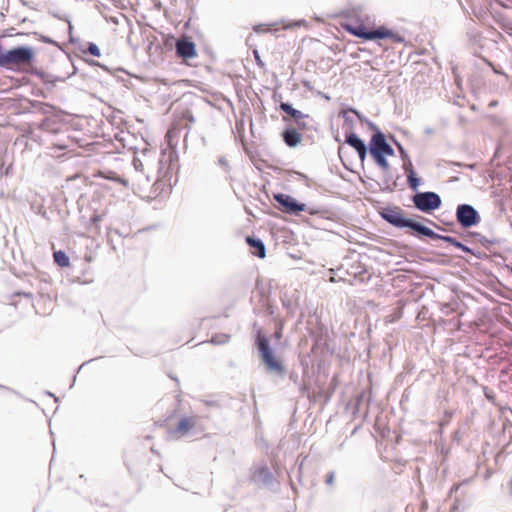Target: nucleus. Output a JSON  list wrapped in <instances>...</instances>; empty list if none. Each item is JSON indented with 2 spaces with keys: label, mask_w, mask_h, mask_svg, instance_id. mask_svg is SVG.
Masks as SVG:
<instances>
[{
  "label": "nucleus",
  "mask_w": 512,
  "mask_h": 512,
  "mask_svg": "<svg viewBox=\"0 0 512 512\" xmlns=\"http://www.w3.org/2000/svg\"><path fill=\"white\" fill-rule=\"evenodd\" d=\"M380 215L386 222H388L392 226L401 228V229L408 228L417 236L428 237L433 240H437V238H441L440 234L435 233L429 227H427L413 219L406 218L404 216L402 209L399 207L383 208L382 211L380 212Z\"/></svg>",
  "instance_id": "1"
},
{
  "label": "nucleus",
  "mask_w": 512,
  "mask_h": 512,
  "mask_svg": "<svg viewBox=\"0 0 512 512\" xmlns=\"http://www.w3.org/2000/svg\"><path fill=\"white\" fill-rule=\"evenodd\" d=\"M344 27L350 34L364 40L390 38L395 43H400L403 41V38L400 35L394 33L392 30L387 29L383 26L378 27L375 30H368L363 24L348 23Z\"/></svg>",
  "instance_id": "2"
},
{
  "label": "nucleus",
  "mask_w": 512,
  "mask_h": 512,
  "mask_svg": "<svg viewBox=\"0 0 512 512\" xmlns=\"http://www.w3.org/2000/svg\"><path fill=\"white\" fill-rule=\"evenodd\" d=\"M34 58V52L29 47H17L1 55V67L18 70L30 66Z\"/></svg>",
  "instance_id": "3"
},
{
  "label": "nucleus",
  "mask_w": 512,
  "mask_h": 512,
  "mask_svg": "<svg viewBox=\"0 0 512 512\" xmlns=\"http://www.w3.org/2000/svg\"><path fill=\"white\" fill-rule=\"evenodd\" d=\"M257 348L259 350L260 356L267 369L270 372H274L278 375L284 374L283 365L277 361L273 356V351L270 347L269 340L266 336L262 335L260 332L257 335L256 339Z\"/></svg>",
  "instance_id": "4"
},
{
  "label": "nucleus",
  "mask_w": 512,
  "mask_h": 512,
  "mask_svg": "<svg viewBox=\"0 0 512 512\" xmlns=\"http://www.w3.org/2000/svg\"><path fill=\"white\" fill-rule=\"evenodd\" d=\"M412 202L414 207L423 213L434 211L440 208L442 204L441 197L432 191L417 192L412 197Z\"/></svg>",
  "instance_id": "5"
},
{
  "label": "nucleus",
  "mask_w": 512,
  "mask_h": 512,
  "mask_svg": "<svg viewBox=\"0 0 512 512\" xmlns=\"http://www.w3.org/2000/svg\"><path fill=\"white\" fill-rule=\"evenodd\" d=\"M455 216L457 222L463 228H470L480 222L478 211L470 204H459Z\"/></svg>",
  "instance_id": "6"
},
{
  "label": "nucleus",
  "mask_w": 512,
  "mask_h": 512,
  "mask_svg": "<svg viewBox=\"0 0 512 512\" xmlns=\"http://www.w3.org/2000/svg\"><path fill=\"white\" fill-rule=\"evenodd\" d=\"M274 200L282 207V210L288 214L298 215L306 210V205L298 202L290 195L277 193L273 196Z\"/></svg>",
  "instance_id": "7"
},
{
  "label": "nucleus",
  "mask_w": 512,
  "mask_h": 512,
  "mask_svg": "<svg viewBox=\"0 0 512 512\" xmlns=\"http://www.w3.org/2000/svg\"><path fill=\"white\" fill-rule=\"evenodd\" d=\"M176 54L183 59L192 58L195 56V44L186 38L176 40L175 43Z\"/></svg>",
  "instance_id": "8"
},
{
  "label": "nucleus",
  "mask_w": 512,
  "mask_h": 512,
  "mask_svg": "<svg viewBox=\"0 0 512 512\" xmlns=\"http://www.w3.org/2000/svg\"><path fill=\"white\" fill-rule=\"evenodd\" d=\"M388 142L386 141L385 135L377 130L369 141V152L370 155L383 154Z\"/></svg>",
  "instance_id": "9"
},
{
  "label": "nucleus",
  "mask_w": 512,
  "mask_h": 512,
  "mask_svg": "<svg viewBox=\"0 0 512 512\" xmlns=\"http://www.w3.org/2000/svg\"><path fill=\"white\" fill-rule=\"evenodd\" d=\"M283 141L288 147H296L301 141V134L294 128H287L282 133Z\"/></svg>",
  "instance_id": "10"
},
{
  "label": "nucleus",
  "mask_w": 512,
  "mask_h": 512,
  "mask_svg": "<svg viewBox=\"0 0 512 512\" xmlns=\"http://www.w3.org/2000/svg\"><path fill=\"white\" fill-rule=\"evenodd\" d=\"M196 418L194 417H184L182 418L178 425L175 428V433H177L180 437L187 435V433L195 426Z\"/></svg>",
  "instance_id": "11"
},
{
  "label": "nucleus",
  "mask_w": 512,
  "mask_h": 512,
  "mask_svg": "<svg viewBox=\"0 0 512 512\" xmlns=\"http://www.w3.org/2000/svg\"><path fill=\"white\" fill-rule=\"evenodd\" d=\"M253 479L256 482H260L263 484H269V483H271V481L273 479V475L267 466H260L254 471Z\"/></svg>",
  "instance_id": "12"
},
{
  "label": "nucleus",
  "mask_w": 512,
  "mask_h": 512,
  "mask_svg": "<svg viewBox=\"0 0 512 512\" xmlns=\"http://www.w3.org/2000/svg\"><path fill=\"white\" fill-rule=\"evenodd\" d=\"M246 242L251 248L254 249V255L259 258H264L266 256V249L262 240L248 236L246 238Z\"/></svg>",
  "instance_id": "13"
},
{
  "label": "nucleus",
  "mask_w": 512,
  "mask_h": 512,
  "mask_svg": "<svg viewBox=\"0 0 512 512\" xmlns=\"http://www.w3.org/2000/svg\"><path fill=\"white\" fill-rule=\"evenodd\" d=\"M280 109L283 112L290 115L291 117H293L295 121L309 118V115H306V114L302 113L300 110L293 108V106L291 104L286 103V102H282L280 104Z\"/></svg>",
  "instance_id": "14"
},
{
  "label": "nucleus",
  "mask_w": 512,
  "mask_h": 512,
  "mask_svg": "<svg viewBox=\"0 0 512 512\" xmlns=\"http://www.w3.org/2000/svg\"><path fill=\"white\" fill-rule=\"evenodd\" d=\"M345 142L355 149L356 152L366 147L365 142L353 132L346 135Z\"/></svg>",
  "instance_id": "15"
},
{
  "label": "nucleus",
  "mask_w": 512,
  "mask_h": 512,
  "mask_svg": "<svg viewBox=\"0 0 512 512\" xmlns=\"http://www.w3.org/2000/svg\"><path fill=\"white\" fill-rule=\"evenodd\" d=\"M437 240H443L447 243H450L451 245L455 246L456 248L461 249L463 252L472 253V250L468 246L459 242L456 238H454L452 236L441 235V238H437Z\"/></svg>",
  "instance_id": "16"
},
{
  "label": "nucleus",
  "mask_w": 512,
  "mask_h": 512,
  "mask_svg": "<svg viewBox=\"0 0 512 512\" xmlns=\"http://www.w3.org/2000/svg\"><path fill=\"white\" fill-rule=\"evenodd\" d=\"M54 261L61 267H68L70 265L69 257L62 250L53 253Z\"/></svg>",
  "instance_id": "17"
},
{
  "label": "nucleus",
  "mask_w": 512,
  "mask_h": 512,
  "mask_svg": "<svg viewBox=\"0 0 512 512\" xmlns=\"http://www.w3.org/2000/svg\"><path fill=\"white\" fill-rule=\"evenodd\" d=\"M372 158L374 159L375 163L380 167L382 168L384 171H388L389 168H390V165L386 159V156H384L383 154H376V155H371Z\"/></svg>",
  "instance_id": "18"
},
{
  "label": "nucleus",
  "mask_w": 512,
  "mask_h": 512,
  "mask_svg": "<svg viewBox=\"0 0 512 512\" xmlns=\"http://www.w3.org/2000/svg\"><path fill=\"white\" fill-rule=\"evenodd\" d=\"M230 340V335L226 333H219L212 336L210 342L215 345H223L228 343Z\"/></svg>",
  "instance_id": "19"
},
{
  "label": "nucleus",
  "mask_w": 512,
  "mask_h": 512,
  "mask_svg": "<svg viewBox=\"0 0 512 512\" xmlns=\"http://www.w3.org/2000/svg\"><path fill=\"white\" fill-rule=\"evenodd\" d=\"M407 181H408V184H409V187L416 191L420 185V179L416 176L415 172L414 171H411L410 172V175L407 176Z\"/></svg>",
  "instance_id": "20"
},
{
  "label": "nucleus",
  "mask_w": 512,
  "mask_h": 512,
  "mask_svg": "<svg viewBox=\"0 0 512 512\" xmlns=\"http://www.w3.org/2000/svg\"><path fill=\"white\" fill-rule=\"evenodd\" d=\"M88 52L92 56H95V57H99L100 56V50H99L98 46L96 44H94V43H89Z\"/></svg>",
  "instance_id": "21"
},
{
  "label": "nucleus",
  "mask_w": 512,
  "mask_h": 512,
  "mask_svg": "<svg viewBox=\"0 0 512 512\" xmlns=\"http://www.w3.org/2000/svg\"><path fill=\"white\" fill-rule=\"evenodd\" d=\"M403 169L405 170L407 176L410 175L411 171H414L410 158L407 160H403Z\"/></svg>",
  "instance_id": "22"
},
{
  "label": "nucleus",
  "mask_w": 512,
  "mask_h": 512,
  "mask_svg": "<svg viewBox=\"0 0 512 512\" xmlns=\"http://www.w3.org/2000/svg\"><path fill=\"white\" fill-rule=\"evenodd\" d=\"M396 145H397V148L399 150V153H400V156H401L402 160L409 159V155L406 152V150L403 148V146L401 144H399V143H396Z\"/></svg>",
  "instance_id": "23"
},
{
  "label": "nucleus",
  "mask_w": 512,
  "mask_h": 512,
  "mask_svg": "<svg viewBox=\"0 0 512 512\" xmlns=\"http://www.w3.org/2000/svg\"><path fill=\"white\" fill-rule=\"evenodd\" d=\"M348 112H352V113L356 114V115L358 116V118H359L360 120H362V117H361L360 113H359L357 110H355V109H353V108H350V109H348V110H345V111H342V112H341V114H342L343 118H344L346 121H348V117L346 116Z\"/></svg>",
  "instance_id": "24"
},
{
  "label": "nucleus",
  "mask_w": 512,
  "mask_h": 512,
  "mask_svg": "<svg viewBox=\"0 0 512 512\" xmlns=\"http://www.w3.org/2000/svg\"><path fill=\"white\" fill-rule=\"evenodd\" d=\"M334 480H335V472L332 471L327 474L325 483L329 486H332L334 484Z\"/></svg>",
  "instance_id": "25"
},
{
  "label": "nucleus",
  "mask_w": 512,
  "mask_h": 512,
  "mask_svg": "<svg viewBox=\"0 0 512 512\" xmlns=\"http://www.w3.org/2000/svg\"><path fill=\"white\" fill-rule=\"evenodd\" d=\"M384 156H393L394 155V149L392 146L388 143L385 150L383 151Z\"/></svg>",
  "instance_id": "26"
},
{
  "label": "nucleus",
  "mask_w": 512,
  "mask_h": 512,
  "mask_svg": "<svg viewBox=\"0 0 512 512\" xmlns=\"http://www.w3.org/2000/svg\"><path fill=\"white\" fill-rule=\"evenodd\" d=\"M305 21L304 20H300V21H295V22H292V23H289L287 25L284 26V29H290L292 27H296V26H300L302 24H304Z\"/></svg>",
  "instance_id": "27"
},
{
  "label": "nucleus",
  "mask_w": 512,
  "mask_h": 512,
  "mask_svg": "<svg viewBox=\"0 0 512 512\" xmlns=\"http://www.w3.org/2000/svg\"><path fill=\"white\" fill-rule=\"evenodd\" d=\"M359 159L363 162L367 156V146L359 151H357Z\"/></svg>",
  "instance_id": "28"
},
{
  "label": "nucleus",
  "mask_w": 512,
  "mask_h": 512,
  "mask_svg": "<svg viewBox=\"0 0 512 512\" xmlns=\"http://www.w3.org/2000/svg\"><path fill=\"white\" fill-rule=\"evenodd\" d=\"M306 119H302V120H299V121H295L298 128L300 129H306L308 127V124L307 122L305 121Z\"/></svg>",
  "instance_id": "29"
},
{
  "label": "nucleus",
  "mask_w": 512,
  "mask_h": 512,
  "mask_svg": "<svg viewBox=\"0 0 512 512\" xmlns=\"http://www.w3.org/2000/svg\"><path fill=\"white\" fill-rule=\"evenodd\" d=\"M302 85H303V87H304V88H306L307 90H310V91H312V90H313V87H312V85H311L310 81H308V80H303V81H302Z\"/></svg>",
  "instance_id": "30"
},
{
  "label": "nucleus",
  "mask_w": 512,
  "mask_h": 512,
  "mask_svg": "<svg viewBox=\"0 0 512 512\" xmlns=\"http://www.w3.org/2000/svg\"><path fill=\"white\" fill-rule=\"evenodd\" d=\"M263 26H264V25H257V26H255V27H254V30H255L256 32L264 31Z\"/></svg>",
  "instance_id": "31"
},
{
  "label": "nucleus",
  "mask_w": 512,
  "mask_h": 512,
  "mask_svg": "<svg viewBox=\"0 0 512 512\" xmlns=\"http://www.w3.org/2000/svg\"><path fill=\"white\" fill-rule=\"evenodd\" d=\"M368 125L369 127L372 129V130H375V132L378 130V128L376 127V125L372 122H368Z\"/></svg>",
  "instance_id": "32"
},
{
  "label": "nucleus",
  "mask_w": 512,
  "mask_h": 512,
  "mask_svg": "<svg viewBox=\"0 0 512 512\" xmlns=\"http://www.w3.org/2000/svg\"><path fill=\"white\" fill-rule=\"evenodd\" d=\"M458 488H459V485L452 486V488L450 489V493H453V492L457 491Z\"/></svg>",
  "instance_id": "33"
},
{
  "label": "nucleus",
  "mask_w": 512,
  "mask_h": 512,
  "mask_svg": "<svg viewBox=\"0 0 512 512\" xmlns=\"http://www.w3.org/2000/svg\"><path fill=\"white\" fill-rule=\"evenodd\" d=\"M254 55H255V59L257 60L258 64H260V57L258 55V52L257 51H254Z\"/></svg>",
  "instance_id": "34"
},
{
  "label": "nucleus",
  "mask_w": 512,
  "mask_h": 512,
  "mask_svg": "<svg viewBox=\"0 0 512 512\" xmlns=\"http://www.w3.org/2000/svg\"><path fill=\"white\" fill-rule=\"evenodd\" d=\"M430 224L434 225L435 227H437L438 229H440V227L438 225H436L433 221L431 220H427Z\"/></svg>",
  "instance_id": "35"
},
{
  "label": "nucleus",
  "mask_w": 512,
  "mask_h": 512,
  "mask_svg": "<svg viewBox=\"0 0 512 512\" xmlns=\"http://www.w3.org/2000/svg\"><path fill=\"white\" fill-rule=\"evenodd\" d=\"M496 104H497V102H496V101H492V102L489 104V106H490V107H493V106H495Z\"/></svg>",
  "instance_id": "36"
},
{
  "label": "nucleus",
  "mask_w": 512,
  "mask_h": 512,
  "mask_svg": "<svg viewBox=\"0 0 512 512\" xmlns=\"http://www.w3.org/2000/svg\"><path fill=\"white\" fill-rule=\"evenodd\" d=\"M426 133L430 134V133H432V130L431 129H427Z\"/></svg>",
  "instance_id": "37"
},
{
  "label": "nucleus",
  "mask_w": 512,
  "mask_h": 512,
  "mask_svg": "<svg viewBox=\"0 0 512 512\" xmlns=\"http://www.w3.org/2000/svg\"><path fill=\"white\" fill-rule=\"evenodd\" d=\"M510 488H511V493H512V480L510 481Z\"/></svg>",
  "instance_id": "38"
}]
</instances>
